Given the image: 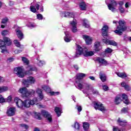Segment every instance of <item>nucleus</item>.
Returning a JSON list of instances; mask_svg holds the SVG:
<instances>
[{
    "mask_svg": "<svg viewBox=\"0 0 131 131\" xmlns=\"http://www.w3.org/2000/svg\"><path fill=\"white\" fill-rule=\"evenodd\" d=\"M37 98H35L33 99H26L24 101L19 99L18 97H15L14 98V102L16 103V106L18 108H20L22 109L24 107L25 108H30L31 106H34L35 105L36 103H37Z\"/></svg>",
    "mask_w": 131,
    "mask_h": 131,
    "instance_id": "obj_1",
    "label": "nucleus"
},
{
    "mask_svg": "<svg viewBox=\"0 0 131 131\" xmlns=\"http://www.w3.org/2000/svg\"><path fill=\"white\" fill-rule=\"evenodd\" d=\"M23 84H24V86L23 88H20L18 90V93L21 94L24 98H27V97H30V96H33L34 94H35V90H28L27 88H29V85H30V83H29V81L28 79H24L22 80Z\"/></svg>",
    "mask_w": 131,
    "mask_h": 131,
    "instance_id": "obj_2",
    "label": "nucleus"
},
{
    "mask_svg": "<svg viewBox=\"0 0 131 131\" xmlns=\"http://www.w3.org/2000/svg\"><path fill=\"white\" fill-rule=\"evenodd\" d=\"M101 30V35L105 39H102V41L105 45H110L113 46V47H117V42L113 40H109L107 37H109V27L106 25H104L102 27Z\"/></svg>",
    "mask_w": 131,
    "mask_h": 131,
    "instance_id": "obj_3",
    "label": "nucleus"
},
{
    "mask_svg": "<svg viewBox=\"0 0 131 131\" xmlns=\"http://www.w3.org/2000/svg\"><path fill=\"white\" fill-rule=\"evenodd\" d=\"M12 45V40L9 37L4 36L3 37V40L0 39V50H1V53H8V50H7V46H11Z\"/></svg>",
    "mask_w": 131,
    "mask_h": 131,
    "instance_id": "obj_4",
    "label": "nucleus"
},
{
    "mask_svg": "<svg viewBox=\"0 0 131 131\" xmlns=\"http://www.w3.org/2000/svg\"><path fill=\"white\" fill-rule=\"evenodd\" d=\"M118 23L119 25L117 26V29L114 31V32L118 35H122V33L127 30V27L126 26V22L121 19L119 20Z\"/></svg>",
    "mask_w": 131,
    "mask_h": 131,
    "instance_id": "obj_5",
    "label": "nucleus"
},
{
    "mask_svg": "<svg viewBox=\"0 0 131 131\" xmlns=\"http://www.w3.org/2000/svg\"><path fill=\"white\" fill-rule=\"evenodd\" d=\"M14 72L19 78H24L25 77V72H23V69L21 67L15 68Z\"/></svg>",
    "mask_w": 131,
    "mask_h": 131,
    "instance_id": "obj_6",
    "label": "nucleus"
},
{
    "mask_svg": "<svg viewBox=\"0 0 131 131\" xmlns=\"http://www.w3.org/2000/svg\"><path fill=\"white\" fill-rule=\"evenodd\" d=\"M93 104L96 110H99L102 112H105V111H106V108L103 106V104L94 101Z\"/></svg>",
    "mask_w": 131,
    "mask_h": 131,
    "instance_id": "obj_7",
    "label": "nucleus"
},
{
    "mask_svg": "<svg viewBox=\"0 0 131 131\" xmlns=\"http://www.w3.org/2000/svg\"><path fill=\"white\" fill-rule=\"evenodd\" d=\"M117 5H118V4H117L116 1L112 0L111 1V3L108 4L107 5L108 10H110V11H112L113 13H115V12H116V8L115 7H116Z\"/></svg>",
    "mask_w": 131,
    "mask_h": 131,
    "instance_id": "obj_8",
    "label": "nucleus"
},
{
    "mask_svg": "<svg viewBox=\"0 0 131 131\" xmlns=\"http://www.w3.org/2000/svg\"><path fill=\"white\" fill-rule=\"evenodd\" d=\"M41 114L45 117V118H47V120L49 121L50 122H52L53 121V118H52V115H51V114L49 113L47 111L42 110L41 112Z\"/></svg>",
    "mask_w": 131,
    "mask_h": 131,
    "instance_id": "obj_9",
    "label": "nucleus"
},
{
    "mask_svg": "<svg viewBox=\"0 0 131 131\" xmlns=\"http://www.w3.org/2000/svg\"><path fill=\"white\" fill-rule=\"evenodd\" d=\"M28 70L25 71V73L26 75H30L32 74V71H36L37 70V68L35 67H31L30 66H27L26 68Z\"/></svg>",
    "mask_w": 131,
    "mask_h": 131,
    "instance_id": "obj_10",
    "label": "nucleus"
},
{
    "mask_svg": "<svg viewBox=\"0 0 131 131\" xmlns=\"http://www.w3.org/2000/svg\"><path fill=\"white\" fill-rule=\"evenodd\" d=\"M83 48L81 47L80 45H77V49L76 50V57H78L81 55H83Z\"/></svg>",
    "mask_w": 131,
    "mask_h": 131,
    "instance_id": "obj_11",
    "label": "nucleus"
},
{
    "mask_svg": "<svg viewBox=\"0 0 131 131\" xmlns=\"http://www.w3.org/2000/svg\"><path fill=\"white\" fill-rule=\"evenodd\" d=\"M15 33L19 40H22L24 38V34L22 32V31L19 29L15 30Z\"/></svg>",
    "mask_w": 131,
    "mask_h": 131,
    "instance_id": "obj_12",
    "label": "nucleus"
},
{
    "mask_svg": "<svg viewBox=\"0 0 131 131\" xmlns=\"http://www.w3.org/2000/svg\"><path fill=\"white\" fill-rule=\"evenodd\" d=\"M15 110V107H10L8 110H7L6 113L8 116H14V115H15L16 113Z\"/></svg>",
    "mask_w": 131,
    "mask_h": 131,
    "instance_id": "obj_13",
    "label": "nucleus"
},
{
    "mask_svg": "<svg viewBox=\"0 0 131 131\" xmlns=\"http://www.w3.org/2000/svg\"><path fill=\"white\" fill-rule=\"evenodd\" d=\"M101 47V42L99 41L95 42L94 43V51L96 52V53H98V52H100L101 51V48H100Z\"/></svg>",
    "mask_w": 131,
    "mask_h": 131,
    "instance_id": "obj_14",
    "label": "nucleus"
},
{
    "mask_svg": "<svg viewBox=\"0 0 131 131\" xmlns=\"http://www.w3.org/2000/svg\"><path fill=\"white\" fill-rule=\"evenodd\" d=\"M122 98L123 100L124 101H123V103L125 104L126 105H129L130 104V102L129 101V100L128 99V96L126 95L125 94H123L122 95Z\"/></svg>",
    "mask_w": 131,
    "mask_h": 131,
    "instance_id": "obj_15",
    "label": "nucleus"
},
{
    "mask_svg": "<svg viewBox=\"0 0 131 131\" xmlns=\"http://www.w3.org/2000/svg\"><path fill=\"white\" fill-rule=\"evenodd\" d=\"M70 24L72 26V31L74 33L77 32V27L76 26L77 23L76 22L74 21V20L71 21Z\"/></svg>",
    "mask_w": 131,
    "mask_h": 131,
    "instance_id": "obj_16",
    "label": "nucleus"
},
{
    "mask_svg": "<svg viewBox=\"0 0 131 131\" xmlns=\"http://www.w3.org/2000/svg\"><path fill=\"white\" fill-rule=\"evenodd\" d=\"M95 55V52L94 51H88L87 49L85 50L83 53V55L84 57H91Z\"/></svg>",
    "mask_w": 131,
    "mask_h": 131,
    "instance_id": "obj_17",
    "label": "nucleus"
},
{
    "mask_svg": "<svg viewBox=\"0 0 131 131\" xmlns=\"http://www.w3.org/2000/svg\"><path fill=\"white\" fill-rule=\"evenodd\" d=\"M83 38L85 40L86 45H91L93 40L90 36L83 35Z\"/></svg>",
    "mask_w": 131,
    "mask_h": 131,
    "instance_id": "obj_18",
    "label": "nucleus"
},
{
    "mask_svg": "<svg viewBox=\"0 0 131 131\" xmlns=\"http://www.w3.org/2000/svg\"><path fill=\"white\" fill-rule=\"evenodd\" d=\"M79 7L81 11H86V4L84 2H81L79 4Z\"/></svg>",
    "mask_w": 131,
    "mask_h": 131,
    "instance_id": "obj_19",
    "label": "nucleus"
},
{
    "mask_svg": "<svg viewBox=\"0 0 131 131\" xmlns=\"http://www.w3.org/2000/svg\"><path fill=\"white\" fill-rule=\"evenodd\" d=\"M121 85L122 88H124L125 91H127V92H129V91H131L130 86H129V85L126 84V82H122L121 83Z\"/></svg>",
    "mask_w": 131,
    "mask_h": 131,
    "instance_id": "obj_20",
    "label": "nucleus"
},
{
    "mask_svg": "<svg viewBox=\"0 0 131 131\" xmlns=\"http://www.w3.org/2000/svg\"><path fill=\"white\" fill-rule=\"evenodd\" d=\"M99 78L101 79L102 82H105L107 80V77L106 75L102 72L99 73Z\"/></svg>",
    "mask_w": 131,
    "mask_h": 131,
    "instance_id": "obj_21",
    "label": "nucleus"
},
{
    "mask_svg": "<svg viewBox=\"0 0 131 131\" xmlns=\"http://www.w3.org/2000/svg\"><path fill=\"white\" fill-rule=\"evenodd\" d=\"M117 122L118 123V124H119L120 125V126H125V125H126V123H127V122L125 120L124 121H122L121 120H120V118H118L117 120Z\"/></svg>",
    "mask_w": 131,
    "mask_h": 131,
    "instance_id": "obj_22",
    "label": "nucleus"
},
{
    "mask_svg": "<svg viewBox=\"0 0 131 131\" xmlns=\"http://www.w3.org/2000/svg\"><path fill=\"white\" fill-rule=\"evenodd\" d=\"M122 101V100H121V97L119 96H117L115 97L114 103L116 105H119L120 103Z\"/></svg>",
    "mask_w": 131,
    "mask_h": 131,
    "instance_id": "obj_23",
    "label": "nucleus"
},
{
    "mask_svg": "<svg viewBox=\"0 0 131 131\" xmlns=\"http://www.w3.org/2000/svg\"><path fill=\"white\" fill-rule=\"evenodd\" d=\"M96 61L98 62V63L100 64H107V60H105L104 58H102L101 57H97L96 58Z\"/></svg>",
    "mask_w": 131,
    "mask_h": 131,
    "instance_id": "obj_24",
    "label": "nucleus"
},
{
    "mask_svg": "<svg viewBox=\"0 0 131 131\" xmlns=\"http://www.w3.org/2000/svg\"><path fill=\"white\" fill-rule=\"evenodd\" d=\"M84 77H85V74L79 73V74H77L76 79L78 80H81V79Z\"/></svg>",
    "mask_w": 131,
    "mask_h": 131,
    "instance_id": "obj_25",
    "label": "nucleus"
},
{
    "mask_svg": "<svg viewBox=\"0 0 131 131\" xmlns=\"http://www.w3.org/2000/svg\"><path fill=\"white\" fill-rule=\"evenodd\" d=\"M82 25L85 28H90V22L86 19H83Z\"/></svg>",
    "mask_w": 131,
    "mask_h": 131,
    "instance_id": "obj_26",
    "label": "nucleus"
},
{
    "mask_svg": "<svg viewBox=\"0 0 131 131\" xmlns=\"http://www.w3.org/2000/svg\"><path fill=\"white\" fill-rule=\"evenodd\" d=\"M117 75L119 77H120L121 78H125L126 77H127V75H126V73L125 72H118L116 73Z\"/></svg>",
    "mask_w": 131,
    "mask_h": 131,
    "instance_id": "obj_27",
    "label": "nucleus"
},
{
    "mask_svg": "<svg viewBox=\"0 0 131 131\" xmlns=\"http://www.w3.org/2000/svg\"><path fill=\"white\" fill-rule=\"evenodd\" d=\"M34 118L35 119H38V120H41V117L40 116V113H37L36 112H34Z\"/></svg>",
    "mask_w": 131,
    "mask_h": 131,
    "instance_id": "obj_28",
    "label": "nucleus"
},
{
    "mask_svg": "<svg viewBox=\"0 0 131 131\" xmlns=\"http://www.w3.org/2000/svg\"><path fill=\"white\" fill-rule=\"evenodd\" d=\"M61 111H62V110H61V108L60 107H55V112L56 113L58 117H59V116H61V113H62V112H61Z\"/></svg>",
    "mask_w": 131,
    "mask_h": 131,
    "instance_id": "obj_29",
    "label": "nucleus"
},
{
    "mask_svg": "<svg viewBox=\"0 0 131 131\" xmlns=\"http://www.w3.org/2000/svg\"><path fill=\"white\" fill-rule=\"evenodd\" d=\"M41 89H42V90L45 91V92H46L47 93H50V92H51V88H50V86H49L48 85H43L41 86Z\"/></svg>",
    "mask_w": 131,
    "mask_h": 131,
    "instance_id": "obj_30",
    "label": "nucleus"
},
{
    "mask_svg": "<svg viewBox=\"0 0 131 131\" xmlns=\"http://www.w3.org/2000/svg\"><path fill=\"white\" fill-rule=\"evenodd\" d=\"M28 80H29V82L30 84H33L35 83L36 80L34 77L30 76L28 78Z\"/></svg>",
    "mask_w": 131,
    "mask_h": 131,
    "instance_id": "obj_31",
    "label": "nucleus"
},
{
    "mask_svg": "<svg viewBox=\"0 0 131 131\" xmlns=\"http://www.w3.org/2000/svg\"><path fill=\"white\" fill-rule=\"evenodd\" d=\"M83 127L84 130H89L90 128V124L88 122L83 123Z\"/></svg>",
    "mask_w": 131,
    "mask_h": 131,
    "instance_id": "obj_32",
    "label": "nucleus"
},
{
    "mask_svg": "<svg viewBox=\"0 0 131 131\" xmlns=\"http://www.w3.org/2000/svg\"><path fill=\"white\" fill-rule=\"evenodd\" d=\"M21 60L24 63V64H26L28 66L29 65V60L27 58L25 57H21Z\"/></svg>",
    "mask_w": 131,
    "mask_h": 131,
    "instance_id": "obj_33",
    "label": "nucleus"
},
{
    "mask_svg": "<svg viewBox=\"0 0 131 131\" xmlns=\"http://www.w3.org/2000/svg\"><path fill=\"white\" fill-rule=\"evenodd\" d=\"M9 90V88L6 86H2L0 87V93H4L7 92Z\"/></svg>",
    "mask_w": 131,
    "mask_h": 131,
    "instance_id": "obj_34",
    "label": "nucleus"
},
{
    "mask_svg": "<svg viewBox=\"0 0 131 131\" xmlns=\"http://www.w3.org/2000/svg\"><path fill=\"white\" fill-rule=\"evenodd\" d=\"M69 12H61V17L62 18H69Z\"/></svg>",
    "mask_w": 131,
    "mask_h": 131,
    "instance_id": "obj_35",
    "label": "nucleus"
},
{
    "mask_svg": "<svg viewBox=\"0 0 131 131\" xmlns=\"http://www.w3.org/2000/svg\"><path fill=\"white\" fill-rule=\"evenodd\" d=\"M74 127L75 129H77V130H79L80 128V125L79 124V123L77 122H75L74 123Z\"/></svg>",
    "mask_w": 131,
    "mask_h": 131,
    "instance_id": "obj_36",
    "label": "nucleus"
},
{
    "mask_svg": "<svg viewBox=\"0 0 131 131\" xmlns=\"http://www.w3.org/2000/svg\"><path fill=\"white\" fill-rule=\"evenodd\" d=\"M9 21V18L8 17H5L2 19V21H1L2 24H4V25H7V22Z\"/></svg>",
    "mask_w": 131,
    "mask_h": 131,
    "instance_id": "obj_37",
    "label": "nucleus"
},
{
    "mask_svg": "<svg viewBox=\"0 0 131 131\" xmlns=\"http://www.w3.org/2000/svg\"><path fill=\"white\" fill-rule=\"evenodd\" d=\"M84 84L85 85V90H86V91H89L91 90V88H93V86H91V85L89 83H85Z\"/></svg>",
    "mask_w": 131,
    "mask_h": 131,
    "instance_id": "obj_38",
    "label": "nucleus"
},
{
    "mask_svg": "<svg viewBox=\"0 0 131 131\" xmlns=\"http://www.w3.org/2000/svg\"><path fill=\"white\" fill-rule=\"evenodd\" d=\"M91 90L93 94V95H99V91L97 90L94 89V87H91Z\"/></svg>",
    "mask_w": 131,
    "mask_h": 131,
    "instance_id": "obj_39",
    "label": "nucleus"
},
{
    "mask_svg": "<svg viewBox=\"0 0 131 131\" xmlns=\"http://www.w3.org/2000/svg\"><path fill=\"white\" fill-rule=\"evenodd\" d=\"M113 52V50L110 48H107L105 50V53L106 54H111Z\"/></svg>",
    "mask_w": 131,
    "mask_h": 131,
    "instance_id": "obj_40",
    "label": "nucleus"
},
{
    "mask_svg": "<svg viewBox=\"0 0 131 131\" xmlns=\"http://www.w3.org/2000/svg\"><path fill=\"white\" fill-rule=\"evenodd\" d=\"M121 112L122 113H124V114H126V113H128V107H123V108H122L121 110Z\"/></svg>",
    "mask_w": 131,
    "mask_h": 131,
    "instance_id": "obj_41",
    "label": "nucleus"
},
{
    "mask_svg": "<svg viewBox=\"0 0 131 131\" xmlns=\"http://www.w3.org/2000/svg\"><path fill=\"white\" fill-rule=\"evenodd\" d=\"M118 10L121 14H123L125 12V10H124V8L122 6H119L118 8Z\"/></svg>",
    "mask_w": 131,
    "mask_h": 131,
    "instance_id": "obj_42",
    "label": "nucleus"
},
{
    "mask_svg": "<svg viewBox=\"0 0 131 131\" xmlns=\"http://www.w3.org/2000/svg\"><path fill=\"white\" fill-rule=\"evenodd\" d=\"M14 45H15L16 47H17V48H20V47H21L20 42H19V41H18V40H14Z\"/></svg>",
    "mask_w": 131,
    "mask_h": 131,
    "instance_id": "obj_43",
    "label": "nucleus"
},
{
    "mask_svg": "<svg viewBox=\"0 0 131 131\" xmlns=\"http://www.w3.org/2000/svg\"><path fill=\"white\" fill-rule=\"evenodd\" d=\"M9 34V31L7 30H4L2 32V35L3 36H6V35H8Z\"/></svg>",
    "mask_w": 131,
    "mask_h": 131,
    "instance_id": "obj_44",
    "label": "nucleus"
},
{
    "mask_svg": "<svg viewBox=\"0 0 131 131\" xmlns=\"http://www.w3.org/2000/svg\"><path fill=\"white\" fill-rule=\"evenodd\" d=\"M31 12H32V13H36V8L33 6H31L30 7Z\"/></svg>",
    "mask_w": 131,
    "mask_h": 131,
    "instance_id": "obj_45",
    "label": "nucleus"
},
{
    "mask_svg": "<svg viewBox=\"0 0 131 131\" xmlns=\"http://www.w3.org/2000/svg\"><path fill=\"white\" fill-rule=\"evenodd\" d=\"M37 19L38 20H42L43 19V16L41 14H37Z\"/></svg>",
    "mask_w": 131,
    "mask_h": 131,
    "instance_id": "obj_46",
    "label": "nucleus"
},
{
    "mask_svg": "<svg viewBox=\"0 0 131 131\" xmlns=\"http://www.w3.org/2000/svg\"><path fill=\"white\" fill-rule=\"evenodd\" d=\"M19 126H20L21 127H25V128H26V129H28V128H29V126L25 124H20Z\"/></svg>",
    "mask_w": 131,
    "mask_h": 131,
    "instance_id": "obj_47",
    "label": "nucleus"
},
{
    "mask_svg": "<svg viewBox=\"0 0 131 131\" xmlns=\"http://www.w3.org/2000/svg\"><path fill=\"white\" fill-rule=\"evenodd\" d=\"M51 96H57L60 94V92H50Z\"/></svg>",
    "mask_w": 131,
    "mask_h": 131,
    "instance_id": "obj_48",
    "label": "nucleus"
},
{
    "mask_svg": "<svg viewBox=\"0 0 131 131\" xmlns=\"http://www.w3.org/2000/svg\"><path fill=\"white\" fill-rule=\"evenodd\" d=\"M6 102V99L3 97V96L2 95H0V103H5Z\"/></svg>",
    "mask_w": 131,
    "mask_h": 131,
    "instance_id": "obj_49",
    "label": "nucleus"
},
{
    "mask_svg": "<svg viewBox=\"0 0 131 131\" xmlns=\"http://www.w3.org/2000/svg\"><path fill=\"white\" fill-rule=\"evenodd\" d=\"M102 89L103 91H104L105 92H107V91H109V87H108V86L106 85H102Z\"/></svg>",
    "mask_w": 131,
    "mask_h": 131,
    "instance_id": "obj_50",
    "label": "nucleus"
},
{
    "mask_svg": "<svg viewBox=\"0 0 131 131\" xmlns=\"http://www.w3.org/2000/svg\"><path fill=\"white\" fill-rule=\"evenodd\" d=\"M78 89L80 90H82V89L83 88V85H82V84H81V83H79L78 84Z\"/></svg>",
    "mask_w": 131,
    "mask_h": 131,
    "instance_id": "obj_51",
    "label": "nucleus"
},
{
    "mask_svg": "<svg viewBox=\"0 0 131 131\" xmlns=\"http://www.w3.org/2000/svg\"><path fill=\"white\" fill-rule=\"evenodd\" d=\"M64 39L66 42H70L71 41L70 38H69L67 36H64Z\"/></svg>",
    "mask_w": 131,
    "mask_h": 131,
    "instance_id": "obj_52",
    "label": "nucleus"
},
{
    "mask_svg": "<svg viewBox=\"0 0 131 131\" xmlns=\"http://www.w3.org/2000/svg\"><path fill=\"white\" fill-rule=\"evenodd\" d=\"M36 93L38 94V95H39V94H42V90H41V89H39V88L37 89Z\"/></svg>",
    "mask_w": 131,
    "mask_h": 131,
    "instance_id": "obj_53",
    "label": "nucleus"
},
{
    "mask_svg": "<svg viewBox=\"0 0 131 131\" xmlns=\"http://www.w3.org/2000/svg\"><path fill=\"white\" fill-rule=\"evenodd\" d=\"M69 14V18H73L74 17V13L72 12H69L68 13Z\"/></svg>",
    "mask_w": 131,
    "mask_h": 131,
    "instance_id": "obj_54",
    "label": "nucleus"
},
{
    "mask_svg": "<svg viewBox=\"0 0 131 131\" xmlns=\"http://www.w3.org/2000/svg\"><path fill=\"white\" fill-rule=\"evenodd\" d=\"M12 101V96H9L8 97L7 100H6V102H8L9 103H10V102Z\"/></svg>",
    "mask_w": 131,
    "mask_h": 131,
    "instance_id": "obj_55",
    "label": "nucleus"
},
{
    "mask_svg": "<svg viewBox=\"0 0 131 131\" xmlns=\"http://www.w3.org/2000/svg\"><path fill=\"white\" fill-rule=\"evenodd\" d=\"M77 110H78V112H81V111L82 110V108H81V106H79L77 107Z\"/></svg>",
    "mask_w": 131,
    "mask_h": 131,
    "instance_id": "obj_56",
    "label": "nucleus"
},
{
    "mask_svg": "<svg viewBox=\"0 0 131 131\" xmlns=\"http://www.w3.org/2000/svg\"><path fill=\"white\" fill-rule=\"evenodd\" d=\"M123 4H124V3L123 1H119L118 2V5H120V7H122V6H123Z\"/></svg>",
    "mask_w": 131,
    "mask_h": 131,
    "instance_id": "obj_57",
    "label": "nucleus"
},
{
    "mask_svg": "<svg viewBox=\"0 0 131 131\" xmlns=\"http://www.w3.org/2000/svg\"><path fill=\"white\" fill-rule=\"evenodd\" d=\"M74 68L76 69V70H78L79 69V68L78 67V66L77 64H74Z\"/></svg>",
    "mask_w": 131,
    "mask_h": 131,
    "instance_id": "obj_58",
    "label": "nucleus"
},
{
    "mask_svg": "<svg viewBox=\"0 0 131 131\" xmlns=\"http://www.w3.org/2000/svg\"><path fill=\"white\" fill-rule=\"evenodd\" d=\"M40 99H43V95H42V93H40L39 94H38Z\"/></svg>",
    "mask_w": 131,
    "mask_h": 131,
    "instance_id": "obj_59",
    "label": "nucleus"
},
{
    "mask_svg": "<svg viewBox=\"0 0 131 131\" xmlns=\"http://www.w3.org/2000/svg\"><path fill=\"white\" fill-rule=\"evenodd\" d=\"M119 130V128L117 127H113V131H118Z\"/></svg>",
    "mask_w": 131,
    "mask_h": 131,
    "instance_id": "obj_60",
    "label": "nucleus"
},
{
    "mask_svg": "<svg viewBox=\"0 0 131 131\" xmlns=\"http://www.w3.org/2000/svg\"><path fill=\"white\" fill-rule=\"evenodd\" d=\"M40 13H42L43 12V6L42 5L40 6Z\"/></svg>",
    "mask_w": 131,
    "mask_h": 131,
    "instance_id": "obj_61",
    "label": "nucleus"
},
{
    "mask_svg": "<svg viewBox=\"0 0 131 131\" xmlns=\"http://www.w3.org/2000/svg\"><path fill=\"white\" fill-rule=\"evenodd\" d=\"M14 2H13V1H10L9 2V6H10V7L14 6Z\"/></svg>",
    "mask_w": 131,
    "mask_h": 131,
    "instance_id": "obj_62",
    "label": "nucleus"
},
{
    "mask_svg": "<svg viewBox=\"0 0 131 131\" xmlns=\"http://www.w3.org/2000/svg\"><path fill=\"white\" fill-rule=\"evenodd\" d=\"M35 7H36V8L37 10V11H38V10H39V4H36L35 5Z\"/></svg>",
    "mask_w": 131,
    "mask_h": 131,
    "instance_id": "obj_63",
    "label": "nucleus"
},
{
    "mask_svg": "<svg viewBox=\"0 0 131 131\" xmlns=\"http://www.w3.org/2000/svg\"><path fill=\"white\" fill-rule=\"evenodd\" d=\"M8 61H9V62H13L14 61V58H11V57H9L8 59Z\"/></svg>",
    "mask_w": 131,
    "mask_h": 131,
    "instance_id": "obj_64",
    "label": "nucleus"
}]
</instances>
